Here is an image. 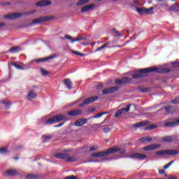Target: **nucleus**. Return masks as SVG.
<instances>
[{"mask_svg":"<svg viewBox=\"0 0 179 179\" xmlns=\"http://www.w3.org/2000/svg\"><path fill=\"white\" fill-rule=\"evenodd\" d=\"M157 71V69L156 68H146L143 69L138 71V73H135L132 75V79H138V78H143V74L145 73H150V72H156Z\"/></svg>","mask_w":179,"mask_h":179,"instance_id":"f257e3e1","label":"nucleus"},{"mask_svg":"<svg viewBox=\"0 0 179 179\" xmlns=\"http://www.w3.org/2000/svg\"><path fill=\"white\" fill-rule=\"evenodd\" d=\"M179 151L177 150H159L156 152L157 156H164V155H169L171 156H174L175 155H178Z\"/></svg>","mask_w":179,"mask_h":179,"instance_id":"f03ea898","label":"nucleus"},{"mask_svg":"<svg viewBox=\"0 0 179 179\" xmlns=\"http://www.w3.org/2000/svg\"><path fill=\"white\" fill-rule=\"evenodd\" d=\"M55 19V17L51 16H43L38 18H36L33 20L32 24H38L40 23H43V22H48V20H52Z\"/></svg>","mask_w":179,"mask_h":179,"instance_id":"7ed1b4c3","label":"nucleus"},{"mask_svg":"<svg viewBox=\"0 0 179 179\" xmlns=\"http://www.w3.org/2000/svg\"><path fill=\"white\" fill-rule=\"evenodd\" d=\"M129 110H131V104L127 105L126 106V108H123L118 110L115 115V117L120 118V117H121V115H122V114L124 115L125 113L129 112Z\"/></svg>","mask_w":179,"mask_h":179,"instance_id":"20e7f679","label":"nucleus"},{"mask_svg":"<svg viewBox=\"0 0 179 179\" xmlns=\"http://www.w3.org/2000/svg\"><path fill=\"white\" fill-rule=\"evenodd\" d=\"M23 15L22 13H13L7 14L4 16V19H9L10 20H13L15 19H19Z\"/></svg>","mask_w":179,"mask_h":179,"instance_id":"39448f33","label":"nucleus"},{"mask_svg":"<svg viewBox=\"0 0 179 179\" xmlns=\"http://www.w3.org/2000/svg\"><path fill=\"white\" fill-rule=\"evenodd\" d=\"M99 99V96H92L90 98H87L85 99L83 102H82L80 105H78V107H83V106H86L87 104H90V103H93Z\"/></svg>","mask_w":179,"mask_h":179,"instance_id":"423d86ee","label":"nucleus"},{"mask_svg":"<svg viewBox=\"0 0 179 179\" xmlns=\"http://www.w3.org/2000/svg\"><path fill=\"white\" fill-rule=\"evenodd\" d=\"M108 155H110V153H117V152H120L122 155H124L126 152L125 149L120 148H112L107 150Z\"/></svg>","mask_w":179,"mask_h":179,"instance_id":"0eeeda50","label":"nucleus"},{"mask_svg":"<svg viewBox=\"0 0 179 179\" xmlns=\"http://www.w3.org/2000/svg\"><path fill=\"white\" fill-rule=\"evenodd\" d=\"M162 146L160 144H152L148 146L143 147V150L145 151H151V150H156V149H159Z\"/></svg>","mask_w":179,"mask_h":179,"instance_id":"6e6552de","label":"nucleus"},{"mask_svg":"<svg viewBox=\"0 0 179 179\" xmlns=\"http://www.w3.org/2000/svg\"><path fill=\"white\" fill-rule=\"evenodd\" d=\"M118 87L115 86V87H108L106 89H104L102 91V94L106 95V94H110V93H114V92H117V90H118Z\"/></svg>","mask_w":179,"mask_h":179,"instance_id":"1a4fd4ad","label":"nucleus"},{"mask_svg":"<svg viewBox=\"0 0 179 179\" xmlns=\"http://www.w3.org/2000/svg\"><path fill=\"white\" fill-rule=\"evenodd\" d=\"M132 80V78H130L129 77H124L122 79H117L115 80V83L116 85H122V83H128Z\"/></svg>","mask_w":179,"mask_h":179,"instance_id":"9d476101","label":"nucleus"},{"mask_svg":"<svg viewBox=\"0 0 179 179\" xmlns=\"http://www.w3.org/2000/svg\"><path fill=\"white\" fill-rule=\"evenodd\" d=\"M80 114H82V110L80 109H75L67 112V115H70V117L80 115Z\"/></svg>","mask_w":179,"mask_h":179,"instance_id":"9b49d317","label":"nucleus"},{"mask_svg":"<svg viewBox=\"0 0 179 179\" xmlns=\"http://www.w3.org/2000/svg\"><path fill=\"white\" fill-rule=\"evenodd\" d=\"M55 119V124H58V122H61V121H66V117L64 115H57L53 117Z\"/></svg>","mask_w":179,"mask_h":179,"instance_id":"f8f14e48","label":"nucleus"},{"mask_svg":"<svg viewBox=\"0 0 179 179\" xmlns=\"http://www.w3.org/2000/svg\"><path fill=\"white\" fill-rule=\"evenodd\" d=\"M55 58V55H52L46 57L40 58L38 59H35V62L40 63V62H45L47 61H49V59H54Z\"/></svg>","mask_w":179,"mask_h":179,"instance_id":"ddd939ff","label":"nucleus"},{"mask_svg":"<svg viewBox=\"0 0 179 179\" xmlns=\"http://www.w3.org/2000/svg\"><path fill=\"white\" fill-rule=\"evenodd\" d=\"M179 125V118L176 119L173 122H169L165 123V127H178Z\"/></svg>","mask_w":179,"mask_h":179,"instance_id":"4468645a","label":"nucleus"},{"mask_svg":"<svg viewBox=\"0 0 179 179\" xmlns=\"http://www.w3.org/2000/svg\"><path fill=\"white\" fill-rule=\"evenodd\" d=\"M131 157H133V159H139L140 160H145V159H146L147 156L143 154L137 152V153H134V154L131 155Z\"/></svg>","mask_w":179,"mask_h":179,"instance_id":"2eb2a0df","label":"nucleus"},{"mask_svg":"<svg viewBox=\"0 0 179 179\" xmlns=\"http://www.w3.org/2000/svg\"><path fill=\"white\" fill-rule=\"evenodd\" d=\"M94 8V4H90L85 6H83L81 8V13H85V12H89V10H92Z\"/></svg>","mask_w":179,"mask_h":179,"instance_id":"dca6fc26","label":"nucleus"},{"mask_svg":"<svg viewBox=\"0 0 179 179\" xmlns=\"http://www.w3.org/2000/svg\"><path fill=\"white\" fill-rule=\"evenodd\" d=\"M36 5V6H48V5H51V1L43 0L37 2Z\"/></svg>","mask_w":179,"mask_h":179,"instance_id":"f3484780","label":"nucleus"},{"mask_svg":"<svg viewBox=\"0 0 179 179\" xmlns=\"http://www.w3.org/2000/svg\"><path fill=\"white\" fill-rule=\"evenodd\" d=\"M55 157H56L57 159H68V157H69V154L56 153L55 154Z\"/></svg>","mask_w":179,"mask_h":179,"instance_id":"a211bd4d","label":"nucleus"},{"mask_svg":"<svg viewBox=\"0 0 179 179\" xmlns=\"http://www.w3.org/2000/svg\"><path fill=\"white\" fill-rule=\"evenodd\" d=\"M87 122V119H78L76 121L75 125L76 127H82V125L86 124Z\"/></svg>","mask_w":179,"mask_h":179,"instance_id":"6ab92c4d","label":"nucleus"},{"mask_svg":"<svg viewBox=\"0 0 179 179\" xmlns=\"http://www.w3.org/2000/svg\"><path fill=\"white\" fill-rule=\"evenodd\" d=\"M179 10V6L177 3L173 4L169 8V12H175L177 13Z\"/></svg>","mask_w":179,"mask_h":179,"instance_id":"aec40b11","label":"nucleus"},{"mask_svg":"<svg viewBox=\"0 0 179 179\" xmlns=\"http://www.w3.org/2000/svg\"><path fill=\"white\" fill-rule=\"evenodd\" d=\"M64 84L68 87L69 90H72V81L69 78L64 79Z\"/></svg>","mask_w":179,"mask_h":179,"instance_id":"412c9836","label":"nucleus"},{"mask_svg":"<svg viewBox=\"0 0 179 179\" xmlns=\"http://www.w3.org/2000/svg\"><path fill=\"white\" fill-rule=\"evenodd\" d=\"M147 124H148V122L143 121L138 123L134 124L132 127H134V128H141V127H145Z\"/></svg>","mask_w":179,"mask_h":179,"instance_id":"4be33fe9","label":"nucleus"},{"mask_svg":"<svg viewBox=\"0 0 179 179\" xmlns=\"http://www.w3.org/2000/svg\"><path fill=\"white\" fill-rule=\"evenodd\" d=\"M20 51V46H14L10 48L8 50V52H11L12 54H15L16 52H19Z\"/></svg>","mask_w":179,"mask_h":179,"instance_id":"5701e85b","label":"nucleus"},{"mask_svg":"<svg viewBox=\"0 0 179 179\" xmlns=\"http://www.w3.org/2000/svg\"><path fill=\"white\" fill-rule=\"evenodd\" d=\"M6 174L10 177H13V176H16L17 174V171L15 169H10L6 171Z\"/></svg>","mask_w":179,"mask_h":179,"instance_id":"b1692460","label":"nucleus"},{"mask_svg":"<svg viewBox=\"0 0 179 179\" xmlns=\"http://www.w3.org/2000/svg\"><path fill=\"white\" fill-rule=\"evenodd\" d=\"M27 97L29 101H31V99H36V97H37V94L34 92V91H30V92L28 94Z\"/></svg>","mask_w":179,"mask_h":179,"instance_id":"393cba45","label":"nucleus"},{"mask_svg":"<svg viewBox=\"0 0 179 179\" xmlns=\"http://www.w3.org/2000/svg\"><path fill=\"white\" fill-rule=\"evenodd\" d=\"M161 110H166L167 113H174V111H176V108L173 106L164 107V108H162Z\"/></svg>","mask_w":179,"mask_h":179,"instance_id":"a878e982","label":"nucleus"},{"mask_svg":"<svg viewBox=\"0 0 179 179\" xmlns=\"http://www.w3.org/2000/svg\"><path fill=\"white\" fill-rule=\"evenodd\" d=\"M44 125H51L52 124H55V120L54 119V117L49 118L46 121L43 122Z\"/></svg>","mask_w":179,"mask_h":179,"instance_id":"bb28decb","label":"nucleus"},{"mask_svg":"<svg viewBox=\"0 0 179 179\" xmlns=\"http://www.w3.org/2000/svg\"><path fill=\"white\" fill-rule=\"evenodd\" d=\"M156 128H157V124H152L148 125L145 128V131H152V129H156Z\"/></svg>","mask_w":179,"mask_h":179,"instance_id":"cd10ccee","label":"nucleus"},{"mask_svg":"<svg viewBox=\"0 0 179 179\" xmlns=\"http://www.w3.org/2000/svg\"><path fill=\"white\" fill-rule=\"evenodd\" d=\"M89 1H90V0H79L77 2V6H82L83 5L88 3Z\"/></svg>","mask_w":179,"mask_h":179,"instance_id":"c85d7f7f","label":"nucleus"},{"mask_svg":"<svg viewBox=\"0 0 179 179\" xmlns=\"http://www.w3.org/2000/svg\"><path fill=\"white\" fill-rule=\"evenodd\" d=\"M105 156H108V152L107 150L98 152V157H105Z\"/></svg>","mask_w":179,"mask_h":179,"instance_id":"c756f323","label":"nucleus"},{"mask_svg":"<svg viewBox=\"0 0 179 179\" xmlns=\"http://www.w3.org/2000/svg\"><path fill=\"white\" fill-rule=\"evenodd\" d=\"M136 11L139 15H142V13H146V8L142 7V8H137Z\"/></svg>","mask_w":179,"mask_h":179,"instance_id":"7c9ffc66","label":"nucleus"},{"mask_svg":"<svg viewBox=\"0 0 179 179\" xmlns=\"http://www.w3.org/2000/svg\"><path fill=\"white\" fill-rule=\"evenodd\" d=\"M113 34L115 37H120V36H124V34H120V31H117V29H113L112 30Z\"/></svg>","mask_w":179,"mask_h":179,"instance_id":"2f4dec72","label":"nucleus"},{"mask_svg":"<svg viewBox=\"0 0 179 179\" xmlns=\"http://www.w3.org/2000/svg\"><path fill=\"white\" fill-rule=\"evenodd\" d=\"M162 142H173V137L171 136L164 137L162 138Z\"/></svg>","mask_w":179,"mask_h":179,"instance_id":"473e14b6","label":"nucleus"},{"mask_svg":"<svg viewBox=\"0 0 179 179\" xmlns=\"http://www.w3.org/2000/svg\"><path fill=\"white\" fill-rule=\"evenodd\" d=\"M1 103L2 104H5L6 108H9L8 106H10V102L8 99H3V100L1 101Z\"/></svg>","mask_w":179,"mask_h":179,"instance_id":"72a5a7b5","label":"nucleus"},{"mask_svg":"<svg viewBox=\"0 0 179 179\" xmlns=\"http://www.w3.org/2000/svg\"><path fill=\"white\" fill-rule=\"evenodd\" d=\"M11 65L13 66H15V68H16L17 69H22V70L24 69V68H23V66L16 64V62L11 63Z\"/></svg>","mask_w":179,"mask_h":179,"instance_id":"f704fd0d","label":"nucleus"},{"mask_svg":"<svg viewBox=\"0 0 179 179\" xmlns=\"http://www.w3.org/2000/svg\"><path fill=\"white\" fill-rule=\"evenodd\" d=\"M107 44H108V42L104 43L103 45L96 48V50H95V52H97V51H101V50H104V48H106V47H107Z\"/></svg>","mask_w":179,"mask_h":179,"instance_id":"c9c22d12","label":"nucleus"},{"mask_svg":"<svg viewBox=\"0 0 179 179\" xmlns=\"http://www.w3.org/2000/svg\"><path fill=\"white\" fill-rule=\"evenodd\" d=\"M155 8L150 7L149 9L145 8V13L146 15L152 14L153 13V10Z\"/></svg>","mask_w":179,"mask_h":179,"instance_id":"e433bc0d","label":"nucleus"},{"mask_svg":"<svg viewBox=\"0 0 179 179\" xmlns=\"http://www.w3.org/2000/svg\"><path fill=\"white\" fill-rule=\"evenodd\" d=\"M71 52L72 54H74V55H80V57H85V54L80 53L76 50H71Z\"/></svg>","mask_w":179,"mask_h":179,"instance_id":"4c0bfd02","label":"nucleus"},{"mask_svg":"<svg viewBox=\"0 0 179 179\" xmlns=\"http://www.w3.org/2000/svg\"><path fill=\"white\" fill-rule=\"evenodd\" d=\"M138 5H139L138 0H132V2L131 3V6H138Z\"/></svg>","mask_w":179,"mask_h":179,"instance_id":"58836bf2","label":"nucleus"},{"mask_svg":"<svg viewBox=\"0 0 179 179\" xmlns=\"http://www.w3.org/2000/svg\"><path fill=\"white\" fill-rule=\"evenodd\" d=\"M94 150H99V146L97 145H93L90 148V152H94Z\"/></svg>","mask_w":179,"mask_h":179,"instance_id":"ea45409f","label":"nucleus"},{"mask_svg":"<svg viewBox=\"0 0 179 179\" xmlns=\"http://www.w3.org/2000/svg\"><path fill=\"white\" fill-rule=\"evenodd\" d=\"M28 179H36L37 178V176L34 174H29L26 176Z\"/></svg>","mask_w":179,"mask_h":179,"instance_id":"a19ab883","label":"nucleus"},{"mask_svg":"<svg viewBox=\"0 0 179 179\" xmlns=\"http://www.w3.org/2000/svg\"><path fill=\"white\" fill-rule=\"evenodd\" d=\"M76 159L75 157H69L66 159V162H69V163H71V162H75Z\"/></svg>","mask_w":179,"mask_h":179,"instance_id":"79ce46f5","label":"nucleus"},{"mask_svg":"<svg viewBox=\"0 0 179 179\" xmlns=\"http://www.w3.org/2000/svg\"><path fill=\"white\" fill-rule=\"evenodd\" d=\"M52 135L50 134V135H48V136H43V138L45 139V142H47V141L51 139L52 138Z\"/></svg>","mask_w":179,"mask_h":179,"instance_id":"37998d69","label":"nucleus"},{"mask_svg":"<svg viewBox=\"0 0 179 179\" xmlns=\"http://www.w3.org/2000/svg\"><path fill=\"white\" fill-rule=\"evenodd\" d=\"M173 163H174V161H171L169 163H168L166 165L164 166V169L166 170V169H169L170 167V166H171V164H173Z\"/></svg>","mask_w":179,"mask_h":179,"instance_id":"c03bdc74","label":"nucleus"},{"mask_svg":"<svg viewBox=\"0 0 179 179\" xmlns=\"http://www.w3.org/2000/svg\"><path fill=\"white\" fill-rule=\"evenodd\" d=\"M41 72L42 75H44V76L48 75V73H50V72L47 71V70H45L43 68L41 69Z\"/></svg>","mask_w":179,"mask_h":179,"instance_id":"a18cd8bd","label":"nucleus"},{"mask_svg":"<svg viewBox=\"0 0 179 179\" xmlns=\"http://www.w3.org/2000/svg\"><path fill=\"white\" fill-rule=\"evenodd\" d=\"M82 40H83V38L77 37V38H75L74 39L71 40V43H75V41H82Z\"/></svg>","mask_w":179,"mask_h":179,"instance_id":"49530a36","label":"nucleus"},{"mask_svg":"<svg viewBox=\"0 0 179 179\" xmlns=\"http://www.w3.org/2000/svg\"><path fill=\"white\" fill-rule=\"evenodd\" d=\"M8 150L5 148H0V155H3V153H6Z\"/></svg>","mask_w":179,"mask_h":179,"instance_id":"de8ad7c7","label":"nucleus"},{"mask_svg":"<svg viewBox=\"0 0 179 179\" xmlns=\"http://www.w3.org/2000/svg\"><path fill=\"white\" fill-rule=\"evenodd\" d=\"M102 115H104V113H98L96 115L92 116V118H100Z\"/></svg>","mask_w":179,"mask_h":179,"instance_id":"09e8293b","label":"nucleus"},{"mask_svg":"<svg viewBox=\"0 0 179 179\" xmlns=\"http://www.w3.org/2000/svg\"><path fill=\"white\" fill-rule=\"evenodd\" d=\"M103 131L105 134H107L108 132L111 131V129H110V127H105L103 128Z\"/></svg>","mask_w":179,"mask_h":179,"instance_id":"8fccbe9b","label":"nucleus"},{"mask_svg":"<svg viewBox=\"0 0 179 179\" xmlns=\"http://www.w3.org/2000/svg\"><path fill=\"white\" fill-rule=\"evenodd\" d=\"M65 179H78V177L72 175V176L66 177Z\"/></svg>","mask_w":179,"mask_h":179,"instance_id":"3c124183","label":"nucleus"},{"mask_svg":"<svg viewBox=\"0 0 179 179\" xmlns=\"http://www.w3.org/2000/svg\"><path fill=\"white\" fill-rule=\"evenodd\" d=\"M91 157H99V152H93L91 154Z\"/></svg>","mask_w":179,"mask_h":179,"instance_id":"603ef678","label":"nucleus"},{"mask_svg":"<svg viewBox=\"0 0 179 179\" xmlns=\"http://www.w3.org/2000/svg\"><path fill=\"white\" fill-rule=\"evenodd\" d=\"M65 124V122H62V123H59V124L55 125V128H59V127H62V125Z\"/></svg>","mask_w":179,"mask_h":179,"instance_id":"864d4df0","label":"nucleus"},{"mask_svg":"<svg viewBox=\"0 0 179 179\" xmlns=\"http://www.w3.org/2000/svg\"><path fill=\"white\" fill-rule=\"evenodd\" d=\"M172 103L173 104H179V101H178V99H176L174 100H172Z\"/></svg>","mask_w":179,"mask_h":179,"instance_id":"5fc2aeb1","label":"nucleus"},{"mask_svg":"<svg viewBox=\"0 0 179 179\" xmlns=\"http://www.w3.org/2000/svg\"><path fill=\"white\" fill-rule=\"evenodd\" d=\"M162 72L163 73H167L170 72V69H164Z\"/></svg>","mask_w":179,"mask_h":179,"instance_id":"6e6d98bb","label":"nucleus"},{"mask_svg":"<svg viewBox=\"0 0 179 179\" xmlns=\"http://www.w3.org/2000/svg\"><path fill=\"white\" fill-rule=\"evenodd\" d=\"M147 142H152V137L145 136Z\"/></svg>","mask_w":179,"mask_h":179,"instance_id":"4d7b16f0","label":"nucleus"},{"mask_svg":"<svg viewBox=\"0 0 179 179\" xmlns=\"http://www.w3.org/2000/svg\"><path fill=\"white\" fill-rule=\"evenodd\" d=\"M103 84H99L96 85V89H103Z\"/></svg>","mask_w":179,"mask_h":179,"instance_id":"13d9d810","label":"nucleus"},{"mask_svg":"<svg viewBox=\"0 0 179 179\" xmlns=\"http://www.w3.org/2000/svg\"><path fill=\"white\" fill-rule=\"evenodd\" d=\"M65 38H67V40H72V36H71L69 35H66Z\"/></svg>","mask_w":179,"mask_h":179,"instance_id":"bf43d9fd","label":"nucleus"},{"mask_svg":"<svg viewBox=\"0 0 179 179\" xmlns=\"http://www.w3.org/2000/svg\"><path fill=\"white\" fill-rule=\"evenodd\" d=\"M164 173H165L164 170H163V169H159V174H164Z\"/></svg>","mask_w":179,"mask_h":179,"instance_id":"052dcab7","label":"nucleus"},{"mask_svg":"<svg viewBox=\"0 0 179 179\" xmlns=\"http://www.w3.org/2000/svg\"><path fill=\"white\" fill-rule=\"evenodd\" d=\"M140 141H141V142H146V136L141 138Z\"/></svg>","mask_w":179,"mask_h":179,"instance_id":"680f3d73","label":"nucleus"},{"mask_svg":"<svg viewBox=\"0 0 179 179\" xmlns=\"http://www.w3.org/2000/svg\"><path fill=\"white\" fill-rule=\"evenodd\" d=\"M103 124H104V121L102 122L101 124H94L93 125H95V127H100V125H103Z\"/></svg>","mask_w":179,"mask_h":179,"instance_id":"e2e57ef3","label":"nucleus"},{"mask_svg":"<svg viewBox=\"0 0 179 179\" xmlns=\"http://www.w3.org/2000/svg\"><path fill=\"white\" fill-rule=\"evenodd\" d=\"M33 13H36V10H32V11H30V12L29 13V15H33Z\"/></svg>","mask_w":179,"mask_h":179,"instance_id":"0e129e2a","label":"nucleus"},{"mask_svg":"<svg viewBox=\"0 0 179 179\" xmlns=\"http://www.w3.org/2000/svg\"><path fill=\"white\" fill-rule=\"evenodd\" d=\"M3 26H5V23H3V22H0V27H3Z\"/></svg>","mask_w":179,"mask_h":179,"instance_id":"69168bd1","label":"nucleus"},{"mask_svg":"<svg viewBox=\"0 0 179 179\" xmlns=\"http://www.w3.org/2000/svg\"><path fill=\"white\" fill-rule=\"evenodd\" d=\"M13 159H14L15 160H19V157H14Z\"/></svg>","mask_w":179,"mask_h":179,"instance_id":"338daca9","label":"nucleus"},{"mask_svg":"<svg viewBox=\"0 0 179 179\" xmlns=\"http://www.w3.org/2000/svg\"><path fill=\"white\" fill-rule=\"evenodd\" d=\"M142 92H143V93H146V92H148V90H147V89H144V90H142Z\"/></svg>","mask_w":179,"mask_h":179,"instance_id":"774afa93","label":"nucleus"}]
</instances>
